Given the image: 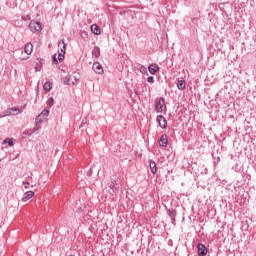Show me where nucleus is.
<instances>
[{
  "label": "nucleus",
  "instance_id": "nucleus-30",
  "mask_svg": "<svg viewBox=\"0 0 256 256\" xmlns=\"http://www.w3.org/2000/svg\"><path fill=\"white\" fill-rule=\"evenodd\" d=\"M35 69L36 71H39V64L36 65Z\"/></svg>",
  "mask_w": 256,
  "mask_h": 256
},
{
  "label": "nucleus",
  "instance_id": "nucleus-16",
  "mask_svg": "<svg viewBox=\"0 0 256 256\" xmlns=\"http://www.w3.org/2000/svg\"><path fill=\"white\" fill-rule=\"evenodd\" d=\"M177 88H178L180 91H183V90L185 89V80H178Z\"/></svg>",
  "mask_w": 256,
  "mask_h": 256
},
{
  "label": "nucleus",
  "instance_id": "nucleus-27",
  "mask_svg": "<svg viewBox=\"0 0 256 256\" xmlns=\"http://www.w3.org/2000/svg\"><path fill=\"white\" fill-rule=\"evenodd\" d=\"M94 53H96V57H97L98 55H100L99 48H95V49H94Z\"/></svg>",
  "mask_w": 256,
  "mask_h": 256
},
{
  "label": "nucleus",
  "instance_id": "nucleus-22",
  "mask_svg": "<svg viewBox=\"0 0 256 256\" xmlns=\"http://www.w3.org/2000/svg\"><path fill=\"white\" fill-rule=\"evenodd\" d=\"M45 121V119L43 118V116L41 114H39L37 117H36V124L37 123H43Z\"/></svg>",
  "mask_w": 256,
  "mask_h": 256
},
{
  "label": "nucleus",
  "instance_id": "nucleus-10",
  "mask_svg": "<svg viewBox=\"0 0 256 256\" xmlns=\"http://www.w3.org/2000/svg\"><path fill=\"white\" fill-rule=\"evenodd\" d=\"M24 53H26V55H31V53H33V44L27 43L24 47Z\"/></svg>",
  "mask_w": 256,
  "mask_h": 256
},
{
  "label": "nucleus",
  "instance_id": "nucleus-2",
  "mask_svg": "<svg viewBox=\"0 0 256 256\" xmlns=\"http://www.w3.org/2000/svg\"><path fill=\"white\" fill-rule=\"evenodd\" d=\"M167 107L165 106V98H157L155 100V111L157 113H163Z\"/></svg>",
  "mask_w": 256,
  "mask_h": 256
},
{
  "label": "nucleus",
  "instance_id": "nucleus-8",
  "mask_svg": "<svg viewBox=\"0 0 256 256\" xmlns=\"http://www.w3.org/2000/svg\"><path fill=\"white\" fill-rule=\"evenodd\" d=\"M34 195H35V192H33V191H27V192L24 194V196H23V198H22V201H23L24 203H26V201H29V199H33Z\"/></svg>",
  "mask_w": 256,
  "mask_h": 256
},
{
  "label": "nucleus",
  "instance_id": "nucleus-14",
  "mask_svg": "<svg viewBox=\"0 0 256 256\" xmlns=\"http://www.w3.org/2000/svg\"><path fill=\"white\" fill-rule=\"evenodd\" d=\"M11 111H13V110L11 108H8L7 110H5L1 113V117H11V115H15V113H13Z\"/></svg>",
  "mask_w": 256,
  "mask_h": 256
},
{
  "label": "nucleus",
  "instance_id": "nucleus-24",
  "mask_svg": "<svg viewBox=\"0 0 256 256\" xmlns=\"http://www.w3.org/2000/svg\"><path fill=\"white\" fill-rule=\"evenodd\" d=\"M148 83H155V78L153 76H149L147 78Z\"/></svg>",
  "mask_w": 256,
  "mask_h": 256
},
{
  "label": "nucleus",
  "instance_id": "nucleus-21",
  "mask_svg": "<svg viewBox=\"0 0 256 256\" xmlns=\"http://www.w3.org/2000/svg\"><path fill=\"white\" fill-rule=\"evenodd\" d=\"M138 67H139V71L142 72L144 75H145V73H147V67H145L141 64H139Z\"/></svg>",
  "mask_w": 256,
  "mask_h": 256
},
{
  "label": "nucleus",
  "instance_id": "nucleus-11",
  "mask_svg": "<svg viewBox=\"0 0 256 256\" xmlns=\"http://www.w3.org/2000/svg\"><path fill=\"white\" fill-rule=\"evenodd\" d=\"M169 140H167V136L163 134L160 138V147H167Z\"/></svg>",
  "mask_w": 256,
  "mask_h": 256
},
{
  "label": "nucleus",
  "instance_id": "nucleus-20",
  "mask_svg": "<svg viewBox=\"0 0 256 256\" xmlns=\"http://www.w3.org/2000/svg\"><path fill=\"white\" fill-rule=\"evenodd\" d=\"M47 105H48V107H53V105H55V100L53 99V97H50L48 99Z\"/></svg>",
  "mask_w": 256,
  "mask_h": 256
},
{
  "label": "nucleus",
  "instance_id": "nucleus-7",
  "mask_svg": "<svg viewBox=\"0 0 256 256\" xmlns=\"http://www.w3.org/2000/svg\"><path fill=\"white\" fill-rule=\"evenodd\" d=\"M198 255L205 256L207 255V247L204 244H198Z\"/></svg>",
  "mask_w": 256,
  "mask_h": 256
},
{
  "label": "nucleus",
  "instance_id": "nucleus-26",
  "mask_svg": "<svg viewBox=\"0 0 256 256\" xmlns=\"http://www.w3.org/2000/svg\"><path fill=\"white\" fill-rule=\"evenodd\" d=\"M8 145H9V147H13V145H14L13 140L9 139L8 140Z\"/></svg>",
  "mask_w": 256,
  "mask_h": 256
},
{
  "label": "nucleus",
  "instance_id": "nucleus-25",
  "mask_svg": "<svg viewBox=\"0 0 256 256\" xmlns=\"http://www.w3.org/2000/svg\"><path fill=\"white\" fill-rule=\"evenodd\" d=\"M52 63L54 64V65H57V63H58V61H57V56H52Z\"/></svg>",
  "mask_w": 256,
  "mask_h": 256
},
{
  "label": "nucleus",
  "instance_id": "nucleus-17",
  "mask_svg": "<svg viewBox=\"0 0 256 256\" xmlns=\"http://www.w3.org/2000/svg\"><path fill=\"white\" fill-rule=\"evenodd\" d=\"M40 115H42L43 118L46 120V119L49 117V110L44 109V110L40 113Z\"/></svg>",
  "mask_w": 256,
  "mask_h": 256
},
{
  "label": "nucleus",
  "instance_id": "nucleus-12",
  "mask_svg": "<svg viewBox=\"0 0 256 256\" xmlns=\"http://www.w3.org/2000/svg\"><path fill=\"white\" fill-rule=\"evenodd\" d=\"M110 189H111V195H113V193H117L119 191V184L112 182L110 184Z\"/></svg>",
  "mask_w": 256,
  "mask_h": 256
},
{
  "label": "nucleus",
  "instance_id": "nucleus-6",
  "mask_svg": "<svg viewBox=\"0 0 256 256\" xmlns=\"http://www.w3.org/2000/svg\"><path fill=\"white\" fill-rule=\"evenodd\" d=\"M157 122L159 123V126L161 127V129L167 128V119H165L163 115L157 116Z\"/></svg>",
  "mask_w": 256,
  "mask_h": 256
},
{
  "label": "nucleus",
  "instance_id": "nucleus-1",
  "mask_svg": "<svg viewBox=\"0 0 256 256\" xmlns=\"http://www.w3.org/2000/svg\"><path fill=\"white\" fill-rule=\"evenodd\" d=\"M58 47L60 48L58 50V61H64V59H65V51L67 49V44H65V39H62L58 43Z\"/></svg>",
  "mask_w": 256,
  "mask_h": 256
},
{
  "label": "nucleus",
  "instance_id": "nucleus-29",
  "mask_svg": "<svg viewBox=\"0 0 256 256\" xmlns=\"http://www.w3.org/2000/svg\"><path fill=\"white\" fill-rule=\"evenodd\" d=\"M92 173H93V169H90L88 172V177H91Z\"/></svg>",
  "mask_w": 256,
  "mask_h": 256
},
{
  "label": "nucleus",
  "instance_id": "nucleus-23",
  "mask_svg": "<svg viewBox=\"0 0 256 256\" xmlns=\"http://www.w3.org/2000/svg\"><path fill=\"white\" fill-rule=\"evenodd\" d=\"M10 109H12L11 113H14V115H19V113H21V110L16 107H12Z\"/></svg>",
  "mask_w": 256,
  "mask_h": 256
},
{
  "label": "nucleus",
  "instance_id": "nucleus-32",
  "mask_svg": "<svg viewBox=\"0 0 256 256\" xmlns=\"http://www.w3.org/2000/svg\"><path fill=\"white\" fill-rule=\"evenodd\" d=\"M24 135H27V132H24Z\"/></svg>",
  "mask_w": 256,
  "mask_h": 256
},
{
  "label": "nucleus",
  "instance_id": "nucleus-4",
  "mask_svg": "<svg viewBox=\"0 0 256 256\" xmlns=\"http://www.w3.org/2000/svg\"><path fill=\"white\" fill-rule=\"evenodd\" d=\"M29 29L32 31V33H39L41 32V23L37 21H31L29 24Z\"/></svg>",
  "mask_w": 256,
  "mask_h": 256
},
{
  "label": "nucleus",
  "instance_id": "nucleus-19",
  "mask_svg": "<svg viewBox=\"0 0 256 256\" xmlns=\"http://www.w3.org/2000/svg\"><path fill=\"white\" fill-rule=\"evenodd\" d=\"M44 91H51V83L46 82L43 86Z\"/></svg>",
  "mask_w": 256,
  "mask_h": 256
},
{
  "label": "nucleus",
  "instance_id": "nucleus-28",
  "mask_svg": "<svg viewBox=\"0 0 256 256\" xmlns=\"http://www.w3.org/2000/svg\"><path fill=\"white\" fill-rule=\"evenodd\" d=\"M25 189H29V182H23Z\"/></svg>",
  "mask_w": 256,
  "mask_h": 256
},
{
  "label": "nucleus",
  "instance_id": "nucleus-15",
  "mask_svg": "<svg viewBox=\"0 0 256 256\" xmlns=\"http://www.w3.org/2000/svg\"><path fill=\"white\" fill-rule=\"evenodd\" d=\"M150 169H151V172L153 173V175H155V173H157V164L153 160L150 161Z\"/></svg>",
  "mask_w": 256,
  "mask_h": 256
},
{
  "label": "nucleus",
  "instance_id": "nucleus-3",
  "mask_svg": "<svg viewBox=\"0 0 256 256\" xmlns=\"http://www.w3.org/2000/svg\"><path fill=\"white\" fill-rule=\"evenodd\" d=\"M79 81V74L74 73L73 76L67 75L63 78L64 85H75Z\"/></svg>",
  "mask_w": 256,
  "mask_h": 256
},
{
  "label": "nucleus",
  "instance_id": "nucleus-13",
  "mask_svg": "<svg viewBox=\"0 0 256 256\" xmlns=\"http://www.w3.org/2000/svg\"><path fill=\"white\" fill-rule=\"evenodd\" d=\"M91 31L94 33V35H101V28H99L97 24H93L91 26Z\"/></svg>",
  "mask_w": 256,
  "mask_h": 256
},
{
  "label": "nucleus",
  "instance_id": "nucleus-18",
  "mask_svg": "<svg viewBox=\"0 0 256 256\" xmlns=\"http://www.w3.org/2000/svg\"><path fill=\"white\" fill-rule=\"evenodd\" d=\"M168 215L169 217H171V219H173V221H175V216L177 215V213L173 210H168Z\"/></svg>",
  "mask_w": 256,
  "mask_h": 256
},
{
  "label": "nucleus",
  "instance_id": "nucleus-5",
  "mask_svg": "<svg viewBox=\"0 0 256 256\" xmlns=\"http://www.w3.org/2000/svg\"><path fill=\"white\" fill-rule=\"evenodd\" d=\"M93 71L98 75H103V66L99 62H94L92 66Z\"/></svg>",
  "mask_w": 256,
  "mask_h": 256
},
{
  "label": "nucleus",
  "instance_id": "nucleus-9",
  "mask_svg": "<svg viewBox=\"0 0 256 256\" xmlns=\"http://www.w3.org/2000/svg\"><path fill=\"white\" fill-rule=\"evenodd\" d=\"M148 71H149V73H151V75H155V73H157V71H159V66L157 64H151L148 67Z\"/></svg>",
  "mask_w": 256,
  "mask_h": 256
},
{
  "label": "nucleus",
  "instance_id": "nucleus-31",
  "mask_svg": "<svg viewBox=\"0 0 256 256\" xmlns=\"http://www.w3.org/2000/svg\"><path fill=\"white\" fill-rule=\"evenodd\" d=\"M7 143V139L3 141V144Z\"/></svg>",
  "mask_w": 256,
  "mask_h": 256
}]
</instances>
